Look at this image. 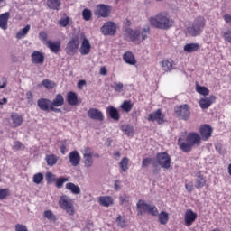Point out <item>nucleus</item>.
<instances>
[{
  "mask_svg": "<svg viewBox=\"0 0 231 231\" xmlns=\"http://www.w3.org/2000/svg\"><path fill=\"white\" fill-rule=\"evenodd\" d=\"M201 143V136L198 133H189L188 135H180L178 140V145L183 152H190L194 145Z\"/></svg>",
  "mask_w": 231,
  "mask_h": 231,
  "instance_id": "1",
  "label": "nucleus"
},
{
  "mask_svg": "<svg viewBox=\"0 0 231 231\" xmlns=\"http://www.w3.org/2000/svg\"><path fill=\"white\" fill-rule=\"evenodd\" d=\"M149 23L151 26L158 30H169V28H172L174 25V21L167 12H162L150 17Z\"/></svg>",
  "mask_w": 231,
  "mask_h": 231,
  "instance_id": "2",
  "label": "nucleus"
},
{
  "mask_svg": "<svg viewBox=\"0 0 231 231\" xmlns=\"http://www.w3.org/2000/svg\"><path fill=\"white\" fill-rule=\"evenodd\" d=\"M137 216H143V214H150V216H158V208L154 204L146 203L145 200L140 199L137 204Z\"/></svg>",
  "mask_w": 231,
  "mask_h": 231,
  "instance_id": "3",
  "label": "nucleus"
},
{
  "mask_svg": "<svg viewBox=\"0 0 231 231\" xmlns=\"http://www.w3.org/2000/svg\"><path fill=\"white\" fill-rule=\"evenodd\" d=\"M206 20L202 16L198 17L194 20L192 26L188 27L186 30V34L191 37H197V35H201L203 28H205Z\"/></svg>",
  "mask_w": 231,
  "mask_h": 231,
  "instance_id": "4",
  "label": "nucleus"
},
{
  "mask_svg": "<svg viewBox=\"0 0 231 231\" xmlns=\"http://www.w3.org/2000/svg\"><path fill=\"white\" fill-rule=\"evenodd\" d=\"M59 205L60 208L69 214V216H73L75 214V206L73 205V200L69 197L66 195L61 196L59 200Z\"/></svg>",
  "mask_w": 231,
  "mask_h": 231,
  "instance_id": "5",
  "label": "nucleus"
},
{
  "mask_svg": "<svg viewBox=\"0 0 231 231\" xmlns=\"http://www.w3.org/2000/svg\"><path fill=\"white\" fill-rule=\"evenodd\" d=\"M79 46H80V42L79 36H72L69 42L67 43L65 51L67 55H75L79 51Z\"/></svg>",
  "mask_w": 231,
  "mask_h": 231,
  "instance_id": "6",
  "label": "nucleus"
},
{
  "mask_svg": "<svg viewBox=\"0 0 231 231\" xmlns=\"http://www.w3.org/2000/svg\"><path fill=\"white\" fill-rule=\"evenodd\" d=\"M157 163L162 169H171V156L167 152H160L156 155Z\"/></svg>",
  "mask_w": 231,
  "mask_h": 231,
  "instance_id": "7",
  "label": "nucleus"
},
{
  "mask_svg": "<svg viewBox=\"0 0 231 231\" xmlns=\"http://www.w3.org/2000/svg\"><path fill=\"white\" fill-rule=\"evenodd\" d=\"M83 154V163L87 169L93 167V150L91 148L85 146L82 150Z\"/></svg>",
  "mask_w": 231,
  "mask_h": 231,
  "instance_id": "8",
  "label": "nucleus"
},
{
  "mask_svg": "<svg viewBox=\"0 0 231 231\" xmlns=\"http://www.w3.org/2000/svg\"><path fill=\"white\" fill-rule=\"evenodd\" d=\"M175 113L179 118H181V120H188L190 118V109L188 105H181L175 107Z\"/></svg>",
  "mask_w": 231,
  "mask_h": 231,
  "instance_id": "9",
  "label": "nucleus"
},
{
  "mask_svg": "<svg viewBox=\"0 0 231 231\" xmlns=\"http://www.w3.org/2000/svg\"><path fill=\"white\" fill-rule=\"evenodd\" d=\"M148 121L157 122V124L162 125V124H165V115L162 113V109H157L155 112L149 114Z\"/></svg>",
  "mask_w": 231,
  "mask_h": 231,
  "instance_id": "10",
  "label": "nucleus"
},
{
  "mask_svg": "<svg viewBox=\"0 0 231 231\" xmlns=\"http://www.w3.org/2000/svg\"><path fill=\"white\" fill-rule=\"evenodd\" d=\"M101 33H103V35H115L116 33V23L114 22L105 23L101 27Z\"/></svg>",
  "mask_w": 231,
  "mask_h": 231,
  "instance_id": "11",
  "label": "nucleus"
},
{
  "mask_svg": "<svg viewBox=\"0 0 231 231\" xmlns=\"http://www.w3.org/2000/svg\"><path fill=\"white\" fill-rule=\"evenodd\" d=\"M125 41L134 42L140 37V30H133L129 27L125 29Z\"/></svg>",
  "mask_w": 231,
  "mask_h": 231,
  "instance_id": "12",
  "label": "nucleus"
},
{
  "mask_svg": "<svg viewBox=\"0 0 231 231\" xmlns=\"http://www.w3.org/2000/svg\"><path fill=\"white\" fill-rule=\"evenodd\" d=\"M109 14H111L109 5L101 4L97 6L96 14L98 15V17H109Z\"/></svg>",
  "mask_w": 231,
  "mask_h": 231,
  "instance_id": "13",
  "label": "nucleus"
},
{
  "mask_svg": "<svg viewBox=\"0 0 231 231\" xmlns=\"http://www.w3.org/2000/svg\"><path fill=\"white\" fill-rule=\"evenodd\" d=\"M88 118L91 120H97L98 122H102L104 120V114L97 108H89L88 111Z\"/></svg>",
  "mask_w": 231,
  "mask_h": 231,
  "instance_id": "14",
  "label": "nucleus"
},
{
  "mask_svg": "<svg viewBox=\"0 0 231 231\" xmlns=\"http://www.w3.org/2000/svg\"><path fill=\"white\" fill-rule=\"evenodd\" d=\"M79 53L81 55H89V53H91V43H89V40H88L86 36L83 37L81 45L79 47Z\"/></svg>",
  "mask_w": 231,
  "mask_h": 231,
  "instance_id": "15",
  "label": "nucleus"
},
{
  "mask_svg": "<svg viewBox=\"0 0 231 231\" xmlns=\"http://www.w3.org/2000/svg\"><path fill=\"white\" fill-rule=\"evenodd\" d=\"M216 100V96L211 95L209 97H202L199 101V107L201 109H208Z\"/></svg>",
  "mask_w": 231,
  "mask_h": 231,
  "instance_id": "16",
  "label": "nucleus"
},
{
  "mask_svg": "<svg viewBox=\"0 0 231 231\" xmlns=\"http://www.w3.org/2000/svg\"><path fill=\"white\" fill-rule=\"evenodd\" d=\"M198 217V215L194 213L191 209H188L184 216V221L186 226H190L192 223L196 221V218Z\"/></svg>",
  "mask_w": 231,
  "mask_h": 231,
  "instance_id": "17",
  "label": "nucleus"
},
{
  "mask_svg": "<svg viewBox=\"0 0 231 231\" xmlns=\"http://www.w3.org/2000/svg\"><path fill=\"white\" fill-rule=\"evenodd\" d=\"M201 139L207 142L210 136H212V127L208 125H204L200 127Z\"/></svg>",
  "mask_w": 231,
  "mask_h": 231,
  "instance_id": "18",
  "label": "nucleus"
},
{
  "mask_svg": "<svg viewBox=\"0 0 231 231\" xmlns=\"http://www.w3.org/2000/svg\"><path fill=\"white\" fill-rule=\"evenodd\" d=\"M46 46L51 50L52 53H58L60 51V46L61 42L60 40H58L56 42H51V40H48L46 42Z\"/></svg>",
  "mask_w": 231,
  "mask_h": 231,
  "instance_id": "19",
  "label": "nucleus"
},
{
  "mask_svg": "<svg viewBox=\"0 0 231 231\" xmlns=\"http://www.w3.org/2000/svg\"><path fill=\"white\" fill-rule=\"evenodd\" d=\"M98 203L102 207H113L115 205V199L111 196H101L98 198Z\"/></svg>",
  "mask_w": 231,
  "mask_h": 231,
  "instance_id": "20",
  "label": "nucleus"
},
{
  "mask_svg": "<svg viewBox=\"0 0 231 231\" xmlns=\"http://www.w3.org/2000/svg\"><path fill=\"white\" fill-rule=\"evenodd\" d=\"M69 159L72 167H77L80 163V153L78 151H72L69 154Z\"/></svg>",
  "mask_w": 231,
  "mask_h": 231,
  "instance_id": "21",
  "label": "nucleus"
},
{
  "mask_svg": "<svg viewBox=\"0 0 231 231\" xmlns=\"http://www.w3.org/2000/svg\"><path fill=\"white\" fill-rule=\"evenodd\" d=\"M31 60L32 64H42L44 62V55L41 51H35L31 55Z\"/></svg>",
  "mask_w": 231,
  "mask_h": 231,
  "instance_id": "22",
  "label": "nucleus"
},
{
  "mask_svg": "<svg viewBox=\"0 0 231 231\" xmlns=\"http://www.w3.org/2000/svg\"><path fill=\"white\" fill-rule=\"evenodd\" d=\"M123 60L126 64L130 66H134L136 64V58H134V54L131 51H127L123 55Z\"/></svg>",
  "mask_w": 231,
  "mask_h": 231,
  "instance_id": "23",
  "label": "nucleus"
},
{
  "mask_svg": "<svg viewBox=\"0 0 231 231\" xmlns=\"http://www.w3.org/2000/svg\"><path fill=\"white\" fill-rule=\"evenodd\" d=\"M8 19H10V13L6 12L0 14V28L2 30H7Z\"/></svg>",
  "mask_w": 231,
  "mask_h": 231,
  "instance_id": "24",
  "label": "nucleus"
},
{
  "mask_svg": "<svg viewBox=\"0 0 231 231\" xmlns=\"http://www.w3.org/2000/svg\"><path fill=\"white\" fill-rule=\"evenodd\" d=\"M38 107H40L42 111H49L50 107H51V101L44 98L39 99Z\"/></svg>",
  "mask_w": 231,
  "mask_h": 231,
  "instance_id": "25",
  "label": "nucleus"
},
{
  "mask_svg": "<svg viewBox=\"0 0 231 231\" xmlns=\"http://www.w3.org/2000/svg\"><path fill=\"white\" fill-rule=\"evenodd\" d=\"M160 64L162 71H172L174 61L172 60H163Z\"/></svg>",
  "mask_w": 231,
  "mask_h": 231,
  "instance_id": "26",
  "label": "nucleus"
},
{
  "mask_svg": "<svg viewBox=\"0 0 231 231\" xmlns=\"http://www.w3.org/2000/svg\"><path fill=\"white\" fill-rule=\"evenodd\" d=\"M67 102L69 106H77L79 104V97L75 92H69L67 94Z\"/></svg>",
  "mask_w": 231,
  "mask_h": 231,
  "instance_id": "27",
  "label": "nucleus"
},
{
  "mask_svg": "<svg viewBox=\"0 0 231 231\" xmlns=\"http://www.w3.org/2000/svg\"><path fill=\"white\" fill-rule=\"evenodd\" d=\"M200 48L199 43H187L184 46V51H186V53H194V51H198Z\"/></svg>",
  "mask_w": 231,
  "mask_h": 231,
  "instance_id": "28",
  "label": "nucleus"
},
{
  "mask_svg": "<svg viewBox=\"0 0 231 231\" xmlns=\"http://www.w3.org/2000/svg\"><path fill=\"white\" fill-rule=\"evenodd\" d=\"M107 111L112 120H115L116 122L120 120V114L118 113V109H116L115 106H108Z\"/></svg>",
  "mask_w": 231,
  "mask_h": 231,
  "instance_id": "29",
  "label": "nucleus"
},
{
  "mask_svg": "<svg viewBox=\"0 0 231 231\" xmlns=\"http://www.w3.org/2000/svg\"><path fill=\"white\" fill-rule=\"evenodd\" d=\"M121 130L130 138H133V136H134V127H133V125H123L121 126Z\"/></svg>",
  "mask_w": 231,
  "mask_h": 231,
  "instance_id": "30",
  "label": "nucleus"
},
{
  "mask_svg": "<svg viewBox=\"0 0 231 231\" xmlns=\"http://www.w3.org/2000/svg\"><path fill=\"white\" fill-rule=\"evenodd\" d=\"M45 162L49 167H53V165H57V162H59V157L55 154H49L45 157Z\"/></svg>",
  "mask_w": 231,
  "mask_h": 231,
  "instance_id": "31",
  "label": "nucleus"
},
{
  "mask_svg": "<svg viewBox=\"0 0 231 231\" xmlns=\"http://www.w3.org/2000/svg\"><path fill=\"white\" fill-rule=\"evenodd\" d=\"M51 106H54L55 107H60L64 106V97L62 95L58 94L56 97L51 101Z\"/></svg>",
  "mask_w": 231,
  "mask_h": 231,
  "instance_id": "32",
  "label": "nucleus"
},
{
  "mask_svg": "<svg viewBox=\"0 0 231 231\" xmlns=\"http://www.w3.org/2000/svg\"><path fill=\"white\" fill-rule=\"evenodd\" d=\"M207 184V180L205 177L201 174L197 175L196 182H195V187L196 189H203L205 185Z\"/></svg>",
  "mask_w": 231,
  "mask_h": 231,
  "instance_id": "33",
  "label": "nucleus"
},
{
  "mask_svg": "<svg viewBox=\"0 0 231 231\" xmlns=\"http://www.w3.org/2000/svg\"><path fill=\"white\" fill-rule=\"evenodd\" d=\"M65 189H67V190H70L72 194H80V187L75 185L73 182H68Z\"/></svg>",
  "mask_w": 231,
  "mask_h": 231,
  "instance_id": "34",
  "label": "nucleus"
},
{
  "mask_svg": "<svg viewBox=\"0 0 231 231\" xmlns=\"http://www.w3.org/2000/svg\"><path fill=\"white\" fill-rule=\"evenodd\" d=\"M121 172H127L129 171V158L124 157L119 162Z\"/></svg>",
  "mask_w": 231,
  "mask_h": 231,
  "instance_id": "35",
  "label": "nucleus"
},
{
  "mask_svg": "<svg viewBox=\"0 0 231 231\" xmlns=\"http://www.w3.org/2000/svg\"><path fill=\"white\" fill-rule=\"evenodd\" d=\"M13 125L14 127H19L23 124V116L19 114H14L11 116Z\"/></svg>",
  "mask_w": 231,
  "mask_h": 231,
  "instance_id": "36",
  "label": "nucleus"
},
{
  "mask_svg": "<svg viewBox=\"0 0 231 231\" xmlns=\"http://www.w3.org/2000/svg\"><path fill=\"white\" fill-rule=\"evenodd\" d=\"M47 6H49L51 10H59V8H60V0H48Z\"/></svg>",
  "mask_w": 231,
  "mask_h": 231,
  "instance_id": "37",
  "label": "nucleus"
},
{
  "mask_svg": "<svg viewBox=\"0 0 231 231\" xmlns=\"http://www.w3.org/2000/svg\"><path fill=\"white\" fill-rule=\"evenodd\" d=\"M159 223L161 225H167L169 223V213L162 211L159 214Z\"/></svg>",
  "mask_w": 231,
  "mask_h": 231,
  "instance_id": "38",
  "label": "nucleus"
},
{
  "mask_svg": "<svg viewBox=\"0 0 231 231\" xmlns=\"http://www.w3.org/2000/svg\"><path fill=\"white\" fill-rule=\"evenodd\" d=\"M30 24H27L24 28H23L16 33V38L23 39L26 37V35H28V32H30Z\"/></svg>",
  "mask_w": 231,
  "mask_h": 231,
  "instance_id": "39",
  "label": "nucleus"
},
{
  "mask_svg": "<svg viewBox=\"0 0 231 231\" xmlns=\"http://www.w3.org/2000/svg\"><path fill=\"white\" fill-rule=\"evenodd\" d=\"M116 224L119 228H125L127 226V220L122 216L116 217Z\"/></svg>",
  "mask_w": 231,
  "mask_h": 231,
  "instance_id": "40",
  "label": "nucleus"
},
{
  "mask_svg": "<svg viewBox=\"0 0 231 231\" xmlns=\"http://www.w3.org/2000/svg\"><path fill=\"white\" fill-rule=\"evenodd\" d=\"M196 91L199 95H203L204 97H207L210 93V90L207 88V87H201L199 85H197L196 87Z\"/></svg>",
  "mask_w": 231,
  "mask_h": 231,
  "instance_id": "41",
  "label": "nucleus"
},
{
  "mask_svg": "<svg viewBox=\"0 0 231 231\" xmlns=\"http://www.w3.org/2000/svg\"><path fill=\"white\" fill-rule=\"evenodd\" d=\"M42 86H44V88H46V89H53L54 88H56V84L55 82L49 80V79H44L42 82Z\"/></svg>",
  "mask_w": 231,
  "mask_h": 231,
  "instance_id": "42",
  "label": "nucleus"
},
{
  "mask_svg": "<svg viewBox=\"0 0 231 231\" xmlns=\"http://www.w3.org/2000/svg\"><path fill=\"white\" fill-rule=\"evenodd\" d=\"M121 108L125 113H129V111L133 109V104L131 103V101H124L123 104L121 105Z\"/></svg>",
  "mask_w": 231,
  "mask_h": 231,
  "instance_id": "43",
  "label": "nucleus"
},
{
  "mask_svg": "<svg viewBox=\"0 0 231 231\" xmlns=\"http://www.w3.org/2000/svg\"><path fill=\"white\" fill-rule=\"evenodd\" d=\"M149 33H151V27H149V25H146L144 28H143L142 32H140V35H142V40L145 41Z\"/></svg>",
  "mask_w": 231,
  "mask_h": 231,
  "instance_id": "44",
  "label": "nucleus"
},
{
  "mask_svg": "<svg viewBox=\"0 0 231 231\" xmlns=\"http://www.w3.org/2000/svg\"><path fill=\"white\" fill-rule=\"evenodd\" d=\"M33 183L36 185H40V183L42 182V180H44V175L42 173H36L33 175Z\"/></svg>",
  "mask_w": 231,
  "mask_h": 231,
  "instance_id": "45",
  "label": "nucleus"
},
{
  "mask_svg": "<svg viewBox=\"0 0 231 231\" xmlns=\"http://www.w3.org/2000/svg\"><path fill=\"white\" fill-rule=\"evenodd\" d=\"M12 149H14V151H23L24 150V144L19 141L14 142Z\"/></svg>",
  "mask_w": 231,
  "mask_h": 231,
  "instance_id": "46",
  "label": "nucleus"
},
{
  "mask_svg": "<svg viewBox=\"0 0 231 231\" xmlns=\"http://www.w3.org/2000/svg\"><path fill=\"white\" fill-rule=\"evenodd\" d=\"M25 98L29 106H33V93L32 91H27L25 94Z\"/></svg>",
  "mask_w": 231,
  "mask_h": 231,
  "instance_id": "47",
  "label": "nucleus"
},
{
  "mask_svg": "<svg viewBox=\"0 0 231 231\" xmlns=\"http://www.w3.org/2000/svg\"><path fill=\"white\" fill-rule=\"evenodd\" d=\"M82 17L84 21H91V10L84 9L82 12Z\"/></svg>",
  "mask_w": 231,
  "mask_h": 231,
  "instance_id": "48",
  "label": "nucleus"
},
{
  "mask_svg": "<svg viewBox=\"0 0 231 231\" xmlns=\"http://www.w3.org/2000/svg\"><path fill=\"white\" fill-rule=\"evenodd\" d=\"M66 181H69V180L67 179V178H60V179H57V180H56V187H57L58 189H60V188L64 185V183H66Z\"/></svg>",
  "mask_w": 231,
  "mask_h": 231,
  "instance_id": "49",
  "label": "nucleus"
},
{
  "mask_svg": "<svg viewBox=\"0 0 231 231\" xmlns=\"http://www.w3.org/2000/svg\"><path fill=\"white\" fill-rule=\"evenodd\" d=\"M44 217L47 219H50L51 221H55V219H57V217H55V215L53 214V212H51V210H47L44 212Z\"/></svg>",
  "mask_w": 231,
  "mask_h": 231,
  "instance_id": "50",
  "label": "nucleus"
},
{
  "mask_svg": "<svg viewBox=\"0 0 231 231\" xmlns=\"http://www.w3.org/2000/svg\"><path fill=\"white\" fill-rule=\"evenodd\" d=\"M113 89H115V91H116L117 93H120L121 91H123L124 89V84L118 82V83H114V85L112 86Z\"/></svg>",
  "mask_w": 231,
  "mask_h": 231,
  "instance_id": "51",
  "label": "nucleus"
},
{
  "mask_svg": "<svg viewBox=\"0 0 231 231\" xmlns=\"http://www.w3.org/2000/svg\"><path fill=\"white\" fill-rule=\"evenodd\" d=\"M60 26L66 28L69 24V17L61 18L59 22Z\"/></svg>",
  "mask_w": 231,
  "mask_h": 231,
  "instance_id": "52",
  "label": "nucleus"
},
{
  "mask_svg": "<svg viewBox=\"0 0 231 231\" xmlns=\"http://www.w3.org/2000/svg\"><path fill=\"white\" fill-rule=\"evenodd\" d=\"M39 39H40V41H42L46 44V42H48V33L44 31L41 32L39 33Z\"/></svg>",
  "mask_w": 231,
  "mask_h": 231,
  "instance_id": "53",
  "label": "nucleus"
},
{
  "mask_svg": "<svg viewBox=\"0 0 231 231\" xmlns=\"http://www.w3.org/2000/svg\"><path fill=\"white\" fill-rule=\"evenodd\" d=\"M45 178L47 180V183H51V181H55V175H53V173L51 172H47Z\"/></svg>",
  "mask_w": 231,
  "mask_h": 231,
  "instance_id": "54",
  "label": "nucleus"
},
{
  "mask_svg": "<svg viewBox=\"0 0 231 231\" xmlns=\"http://www.w3.org/2000/svg\"><path fill=\"white\" fill-rule=\"evenodd\" d=\"M152 162V159H151V158L143 159V162H142L143 169H145V167H149V165H151Z\"/></svg>",
  "mask_w": 231,
  "mask_h": 231,
  "instance_id": "55",
  "label": "nucleus"
},
{
  "mask_svg": "<svg viewBox=\"0 0 231 231\" xmlns=\"http://www.w3.org/2000/svg\"><path fill=\"white\" fill-rule=\"evenodd\" d=\"M7 84H8V79L2 78L0 79V89H5V88H6Z\"/></svg>",
  "mask_w": 231,
  "mask_h": 231,
  "instance_id": "56",
  "label": "nucleus"
},
{
  "mask_svg": "<svg viewBox=\"0 0 231 231\" xmlns=\"http://www.w3.org/2000/svg\"><path fill=\"white\" fill-rule=\"evenodd\" d=\"M224 39H225V41H227V42H230V43H231V30L226 31V32L224 33Z\"/></svg>",
  "mask_w": 231,
  "mask_h": 231,
  "instance_id": "57",
  "label": "nucleus"
},
{
  "mask_svg": "<svg viewBox=\"0 0 231 231\" xmlns=\"http://www.w3.org/2000/svg\"><path fill=\"white\" fill-rule=\"evenodd\" d=\"M126 201H127V196L121 195L119 197V203H120V205H124V203H125Z\"/></svg>",
  "mask_w": 231,
  "mask_h": 231,
  "instance_id": "58",
  "label": "nucleus"
},
{
  "mask_svg": "<svg viewBox=\"0 0 231 231\" xmlns=\"http://www.w3.org/2000/svg\"><path fill=\"white\" fill-rule=\"evenodd\" d=\"M8 195L6 189H0V199H5V197Z\"/></svg>",
  "mask_w": 231,
  "mask_h": 231,
  "instance_id": "59",
  "label": "nucleus"
},
{
  "mask_svg": "<svg viewBox=\"0 0 231 231\" xmlns=\"http://www.w3.org/2000/svg\"><path fill=\"white\" fill-rule=\"evenodd\" d=\"M120 156H122V153H120V151L114 152V154H113L114 160H120Z\"/></svg>",
  "mask_w": 231,
  "mask_h": 231,
  "instance_id": "60",
  "label": "nucleus"
},
{
  "mask_svg": "<svg viewBox=\"0 0 231 231\" xmlns=\"http://www.w3.org/2000/svg\"><path fill=\"white\" fill-rule=\"evenodd\" d=\"M185 187L188 192H191L194 189V185H192V183L185 184Z\"/></svg>",
  "mask_w": 231,
  "mask_h": 231,
  "instance_id": "61",
  "label": "nucleus"
},
{
  "mask_svg": "<svg viewBox=\"0 0 231 231\" xmlns=\"http://www.w3.org/2000/svg\"><path fill=\"white\" fill-rule=\"evenodd\" d=\"M114 188H115V190H116V191L120 190L121 187H120V180H119L115 181Z\"/></svg>",
  "mask_w": 231,
  "mask_h": 231,
  "instance_id": "62",
  "label": "nucleus"
},
{
  "mask_svg": "<svg viewBox=\"0 0 231 231\" xmlns=\"http://www.w3.org/2000/svg\"><path fill=\"white\" fill-rule=\"evenodd\" d=\"M224 20L226 21V23L227 24H230V23H231V14H226V15H224Z\"/></svg>",
  "mask_w": 231,
  "mask_h": 231,
  "instance_id": "63",
  "label": "nucleus"
},
{
  "mask_svg": "<svg viewBox=\"0 0 231 231\" xmlns=\"http://www.w3.org/2000/svg\"><path fill=\"white\" fill-rule=\"evenodd\" d=\"M87 230L93 231V223L88 222L86 226Z\"/></svg>",
  "mask_w": 231,
  "mask_h": 231,
  "instance_id": "64",
  "label": "nucleus"
}]
</instances>
